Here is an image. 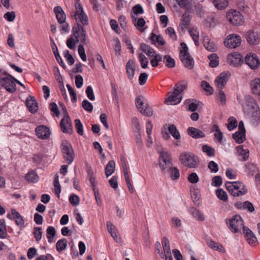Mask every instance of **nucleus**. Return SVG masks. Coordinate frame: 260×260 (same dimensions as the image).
I'll use <instances>...</instances> for the list:
<instances>
[{"mask_svg": "<svg viewBox=\"0 0 260 260\" xmlns=\"http://www.w3.org/2000/svg\"><path fill=\"white\" fill-rule=\"evenodd\" d=\"M76 11L74 17L78 24V31L74 33V37L78 40L79 38L81 42H85L87 38V35L85 29L83 26L79 24L81 23L83 25L88 24V19L87 15L84 12L83 8L80 4H76Z\"/></svg>", "mask_w": 260, "mask_h": 260, "instance_id": "1", "label": "nucleus"}, {"mask_svg": "<svg viewBox=\"0 0 260 260\" xmlns=\"http://www.w3.org/2000/svg\"><path fill=\"white\" fill-rule=\"evenodd\" d=\"M245 100L246 107H244V109L246 110L250 115L253 124L257 125L260 119V111L258 105L250 95L246 96Z\"/></svg>", "mask_w": 260, "mask_h": 260, "instance_id": "2", "label": "nucleus"}, {"mask_svg": "<svg viewBox=\"0 0 260 260\" xmlns=\"http://www.w3.org/2000/svg\"><path fill=\"white\" fill-rule=\"evenodd\" d=\"M225 187L229 192L234 197H241L247 191L246 186L240 181L227 182Z\"/></svg>", "mask_w": 260, "mask_h": 260, "instance_id": "3", "label": "nucleus"}, {"mask_svg": "<svg viewBox=\"0 0 260 260\" xmlns=\"http://www.w3.org/2000/svg\"><path fill=\"white\" fill-rule=\"evenodd\" d=\"M179 159L183 166L190 168H196L199 164V159L193 153L184 152L180 154Z\"/></svg>", "mask_w": 260, "mask_h": 260, "instance_id": "4", "label": "nucleus"}, {"mask_svg": "<svg viewBox=\"0 0 260 260\" xmlns=\"http://www.w3.org/2000/svg\"><path fill=\"white\" fill-rule=\"evenodd\" d=\"M136 104V107L142 114L148 117L152 115V109L149 106L147 100L144 96L142 95L137 96Z\"/></svg>", "mask_w": 260, "mask_h": 260, "instance_id": "5", "label": "nucleus"}, {"mask_svg": "<svg viewBox=\"0 0 260 260\" xmlns=\"http://www.w3.org/2000/svg\"><path fill=\"white\" fill-rule=\"evenodd\" d=\"M61 149L64 161L68 165H71L75 157L74 151L71 144L67 140H63Z\"/></svg>", "mask_w": 260, "mask_h": 260, "instance_id": "6", "label": "nucleus"}, {"mask_svg": "<svg viewBox=\"0 0 260 260\" xmlns=\"http://www.w3.org/2000/svg\"><path fill=\"white\" fill-rule=\"evenodd\" d=\"M181 49L180 51V58L184 66L188 69H192L194 66L193 58L188 52V48L184 43H181Z\"/></svg>", "mask_w": 260, "mask_h": 260, "instance_id": "7", "label": "nucleus"}, {"mask_svg": "<svg viewBox=\"0 0 260 260\" xmlns=\"http://www.w3.org/2000/svg\"><path fill=\"white\" fill-rule=\"evenodd\" d=\"M243 227H245L244 222L240 215H235L229 219V228L233 233L239 232Z\"/></svg>", "mask_w": 260, "mask_h": 260, "instance_id": "8", "label": "nucleus"}, {"mask_svg": "<svg viewBox=\"0 0 260 260\" xmlns=\"http://www.w3.org/2000/svg\"><path fill=\"white\" fill-rule=\"evenodd\" d=\"M226 18L234 25H241L244 22V18L242 14L236 10H230L226 13Z\"/></svg>", "mask_w": 260, "mask_h": 260, "instance_id": "9", "label": "nucleus"}, {"mask_svg": "<svg viewBox=\"0 0 260 260\" xmlns=\"http://www.w3.org/2000/svg\"><path fill=\"white\" fill-rule=\"evenodd\" d=\"M241 43V38L240 36L236 34L228 35L224 40V45L229 48L233 49L239 47Z\"/></svg>", "mask_w": 260, "mask_h": 260, "instance_id": "10", "label": "nucleus"}, {"mask_svg": "<svg viewBox=\"0 0 260 260\" xmlns=\"http://www.w3.org/2000/svg\"><path fill=\"white\" fill-rule=\"evenodd\" d=\"M62 110L63 111L64 117L60 122L61 129L63 133L70 134L72 133L73 129L71 121L64 106L62 107Z\"/></svg>", "mask_w": 260, "mask_h": 260, "instance_id": "11", "label": "nucleus"}, {"mask_svg": "<svg viewBox=\"0 0 260 260\" xmlns=\"http://www.w3.org/2000/svg\"><path fill=\"white\" fill-rule=\"evenodd\" d=\"M159 165L161 171H166L173 166L170 155L166 151L160 153Z\"/></svg>", "mask_w": 260, "mask_h": 260, "instance_id": "12", "label": "nucleus"}, {"mask_svg": "<svg viewBox=\"0 0 260 260\" xmlns=\"http://www.w3.org/2000/svg\"><path fill=\"white\" fill-rule=\"evenodd\" d=\"M0 84L2 87L10 93H14L16 90V85L14 82V80L9 76L5 77V78H2V80L0 81Z\"/></svg>", "mask_w": 260, "mask_h": 260, "instance_id": "13", "label": "nucleus"}, {"mask_svg": "<svg viewBox=\"0 0 260 260\" xmlns=\"http://www.w3.org/2000/svg\"><path fill=\"white\" fill-rule=\"evenodd\" d=\"M182 94H180L174 89L168 93V97L165 100V103L167 105H175L179 104L182 99Z\"/></svg>", "mask_w": 260, "mask_h": 260, "instance_id": "14", "label": "nucleus"}, {"mask_svg": "<svg viewBox=\"0 0 260 260\" xmlns=\"http://www.w3.org/2000/svg\"><path fill=\"white\" fill-rule=\"evenodd\" d=\"M230 77V74L229 72H224L220 73L215 80L216 87L219 90H222L225 87Z\"/></svg>", "mask_w": 260, "mask_h": 260, "instance_id": "15", "label": "nucleus"}, {"mask_svg": "<svg viewBox=\"0 0 260 260\" xmlns=\"http://www.w3.org/2000/svg\"><path fill=\"white\" fill-rule=\"evenodd\" d=\"M245 61L246 63L252 70L257 69L260 64V62L257 56L254 54H248L245 58Z\"/></svg>", "mask_w": 260, "mask_h": 260, "instance_id": "16", "label": "nucleus"}, {"mask_svg": "<svg viewBox=\"0 0 260 260\" xmlns=\"http://www.w3.org/2000/svg\"><path fill=\"white\" fill-rule=\"evenodd\" d=\"M228 62L233 66L236 67L241 65L243 63L242 55L238 53H233L228 55L227 57Z\"/></svg>", "mask_w": 260, "mask_h": 260, "instance_id": "17", "label": "nucleus"}, {"mask_svg": "<svg viewBox=\"0 0 260 260\" xmlns=\"http://www.w3.org/2000/svg\"><path fill=\"white\" fill-rule=\"evenodd\" d=\"M11 214H8L7 217L10 220L15 219V223L21 228L24 226V221L21 215L15 209H11Z\"/></svg>", "mask_w": 260, "mask_h": 260, "instance_id": "18", "label": "nucleus"}, {"mask_svg": "<svg viewBox=\"0 0 260 260\" xmlns=\"http://www.w3.org/2000/svg\"><path fill=\"white\" fill-rule=\"evenodd\" d=\"M37 136L40 139H47L49 138V127L43 125H40L35 129Z\"/></svg>", "mask_w": 260, "mask_h": 260, "instance_id": "19", "label": "nucleus"}, {"mask_svg": "<svg viewBox=\"0 0 260 260\" xmlns=\"http://www.w3.org/2000/svg\"><path fill=\"white\" fill-rule=\"evenodd\" d=\"M247 41L251 45H256L260 42V37L257 32L249 30L246 35Z\"/></svg>", "mask_w": 260, "mask_h": 260, "instance_id": "20", "label": "nucleus"}, {"mask_svg": "<svg viewBox=\"0 0 260 260\" xmlns=\"http://www.w3.org/2000/svg\"><path fill=\"white\" fill-rule=\"evenodd\" d=\"M25 104L29 111L31 113H35L38 110V103L34 96H29L27 98Z\"/></svg>", "mask_w": 260, "mask_h": 260, "instance_id": "21", "label": "nucleus"}, {"mask_svg": "<svg viewBox=\"0 0 260 260\" xmlns=\"http://www.w3.org/2000/svg\"><path fill=\"white\" fill-rule=\"evenodd\" d=\"M161 243L163 250H164V257L166 258V260H173L169 239L166 237H164L162 239Z\"/></svg>", "mask_w": 260, "mask_h": 260, "instance_id": "22", "label": "nucleus"}, {"mask_svg": "<svg viewBox=\"0 0 260 260\" xmlns=\"http://www.w3.org/2000/svg\"><path fill=\"white\" fill-rule=\"evenodd\" d=\"M236 154L239 160L246 161L249 157V150L247 149H244L242 145L238 146L236 148Z\"/></svg>", "mask_w": 260, "mask_h": 260, "instance_id": "23", "label": "nucleus"}, {"mask_svg": "<svg viewBox=\"0 0 260 260\" xmlns=\"http://www.w3.org/2000/svg\"><path fill=\"white\" fill-rule=\"evenodd\" d=\"M243 231L248 243L251 245H255L257 240L253 232L247 227H243Z\"/></svg>", "mask_w": 260, "mask_h": 260, "instance_id": "24", "label": "nucleus"}, {"mask_svg": "<svg viewBox=\"0 0 260 260\" xmlns=\"http://www.w3.org/2000/svg\"><path fill=\"white\" fill-rule=\"evenodd\" d=\"M54 12L55 14L56 19L59 23L61 24L65 22L66 16L64 11L60 7H55L54 8Z\"/></svg>", "mask_w": 260, "mask_h": 260, "instance_id": "25", "label": "nucleus"}, {"mask_svg": "<svg viewBox=\"0 0 260 260\" xmlns=\"http://www.w3.org/2000/svg\"><path fill=\"white\" fill-rule=\"evenodd\" d=\"M163 173H168L170 178L173 180L178 179L180 177L179 170L176 167H173V166L169 169H166V171H161Z\"/></svg>", "mask_w": 260, "mask_h": 260, "instance_id": "26", "label": "nucleus"}, {"mask_svg": "<svg viewBox=\"0 0 260 260\" xmlns=\"http://www.w3.org/2000/svg\"><path fill=\"white\" fill-rule=\"evenodd\" d=\"M188 134L195 139L204 138L205 134L201 130L193 127H190L187 129Z\"/></svg>", "mask_w": 260, "mask_h": 260, "instance_id": "27", "label": "nucleus"}, {"mask_svg": "<svg viewBox=\"0 0 260 260\" xmlns=\"http://www.w3.org/2000/svg\"><path fill=\"white\" fill-rule=\"evenodd\" d=\"M126 73L129 79L132 80L135 72V65L134 62L129 59L126 64Z\"/></svg>", "mask_w": 260, "mask_h": 260, "instance_id": "28", "label": "nucleus"}, {"mask_svg": "<svg viewBox=\"0 0 260 260\" xmlns=\"http://www.w3.org/2000/svg\"><path fill=\"white\" fill-rule=\"evenodd\" d=\"M251 90L252 93L260 95V78H256L250 83Z\"/></svg>", "mask_w": 260, "mask_h": 260, "instance_id": "29", "label": "nucleus"}, {"mask_svg": "<svg viewBox=\"0 0 260 260\" xmlns=\"http://www.w3.org/2000/svg\"><path fill=\"white\" fill-rule=\"evenodd\" d=\"M132 18L137 28L140 31H143L144 30L143 26L146 23L145 20L143 18H140L137 20V17L133 14H132Z\"/></svg>", "mask_w": 260, "mask_h": 260, "instance_id": "30", "label": "nucleus"}, {"mask_svg": "<svg viewBox=\"0 0 260 260\" xmlns=\"http://www.w3.org/2000/svg\"><path fill=\"white\" fill-rule=\"evenodd\" d=\"M208 246L211 249L217 250L221 253H224L225 250L223 246L218 242H216L212 240H209L207 241Z\"/></svg>", "mask_w": 260, "mask_h": 260, "instance_id": "31", "label": "nucleus"}, {"mask_svg": "<svg viewBox=\"0 0 260 260\" xmlns=\"http://www.w3.org/2000/svg\"><path fill=\"white\" fill-rule=\"evenodd\" d=\"M184 105L187 107V109L188 110L194 112L199 106V102L194 99H187L185 101Z\"/></svg>", "mask_w": 260, "mask_h": 260, "instance_id": "32", "label": "nucleus"}, {"mask_svg": "<svg viewBox=\"0 0 260 260\" xmlns=\"http://www.w3.org/2000/svg\"><path fill=\"white\" fill-rule=\"evenodd\" d=\"M152 44H155L157 43L159 45L163 46L166 44V41L164 39L163 37L159 35H156L154 33H151L149 37Z\"/></svg>", "mask_w": 260, "mask_h": 260, "instance_id": "33", "label": "nucleus"}, {"mask_svg": "<svg viewBox=\"0 0 260 260\" xmlns=\"http://www.w3.org/2000/svg\"><path fill=\"white\" fill-rule=\"evenodd\" d=\"M205 48L208 51L214 52L217 50V46L212 42H211L208 37H205L203 40Z\"/></svg>", "mask_w": 260, "mask_h": 260, "instance_id": "34", "label": "nucleus"}, {"mask_svg": "<svg viewBox=\"0 0 260 260\" xmlns=\"http://www.w3.org/2000/svg\"><path fill=\"white\" fill-rule=\"evenodd\" d=\"M25 179L28 182L36 183L38 181L39 176L36 172L31 171L25 175Z\"/></svg>", "mask_w": 260, "mask_h": 260, "instance_id": "35", "label": "nucleus"}, {"mask_svg": "<svg viewBox=\"0 0 260 260\" xmlns=\"http://www.w3.org/2000/svg\"><path fill=\"white\" fill-rule=\"evenodd\" d=\"M115 169V163L114 160H110L108 162L105 167V174L107 177L111 175L114 172Z\"/></svg>", "mask_w": 260, "mask_h": 260, "instance_id": "36", "label": "nucleus"}, {"mask_svg": "<svg viewBox=\"0 0 260 260\" xmlns=\"http://www.w3.org/2000/svg\"><path fill=\"white\" fill-rule=\"evenodd\" d=\"M51 46L52 47V51L54 53V56L57 62L59 63V64L62 66L63 68L65 67V64L63 63V61L61 59V57L60 56L59 53L58 52L57 48L54 42H52L51 44Z\"/></svg>", "mask_w": 260, "mask_h": 260, "instance_id": "37", "label": "nucleus"}, {"mask_svg": "<svg viewBox=\"0 0 260 260\" xmlns=\"http://www.w3.org/2000/svg\"><path fill=\"white\" fill-rule=\"evenodd\" d=\"M140 49L149 57H153L155 54L154 49L145 44H141Z\"/></svg>", "mask_w": 260, "mask_h": 260, "instance_id": "38", "label": "nucleus"}, {"mask_svg": "<svg viewBox=\"0 0 260 260\" xmlns=\"http://www.w3.org/2000/svg\"><path fill=\"white\" fill-rule=\"evenodd\" d=\"M58 178V175L56 174L53 182L54 189L53 190V191L57 196V197H59V195L61 192V186L59 182Z\"/></svg>", "mask_w": 260, "mask_h": 260, "instance_id": "39", "label": "nucleus"}, {"mask_svg": "<svg viewBox=\"0 0 260 260\" xmlns=\"http://www.w3.org/2000/svg\"><path fill=\"white\" fill-rule=\"evenodd\" d=\"M168 131L170 134L175 139L179 140L180 139V133L174 124L169 125L168 127Z\"/></svg>", "mask_w": 260, "mask_h": 260, "instance_id": "40", "label": "nucleus"}, {"mask_svg": "<svg viewBox=\"0 0 260 260\" xmlns=\"http://www.w3.org/2000/svg\"><path fill=\"white\" fill-rule=\"evenodd\" d=\"M233 138L236 143L241 144L245 140V134L242 132H236L233 135Z\"/></svg>", "mask_w": 260, "mask_h": 260, "instance_id": "41", "label": "nucleus"}, {"mask_svg": "<svg viewBox=\"0 0 260 260\" xmlns=\"http://www.w3.org/2000/svg\"><path fill=\"white\" fill-rule=\"evenodd\" d=\"M190 20V18L189 14L187 13H184L182 16L181 21L180 24L182 29L187 28L189 24Z\"/></svg>", "mask_w": 260, "mask_h": 260, "instance_id": "42", "label": "nucleus"}, {"mask_svg": "<svg viewBox=\"0 0 260 260\" xmlns=\"http://www.w3.org/2000/svg\"><path fill=\"white\" fill-rule=\"evenodd\" d=\"M213 3L215 7L219 10L224 9L228 6V0H214Z\"/></svg>", "mask_w": 260, "mask_h": 260, "instance_id": "43", "label": "nucleus"}, {"mask_svg": "<svg viewBox=\"0 0 260 260\" xmlns=\"http://www.w3.org/2000/svg\"><path fill=\"white\" fill-rule=\"evenodd\" d=\"M177 4L182 8L189 10L192 6L191 0H175Z\"/></svg>", "mask_w": 260, "mask_h": 260, "instance_id": "44", "label": "nucleus"}, {"mask_svg": "<svg viewBox=\"0 0 260 260\" xmlns=\"http://www.w3.org/2000/svg\"><path fill=\"white\" fill-rule=\"evenodd\" d=\"M67 246V240L66 239H62L58 240L56 244V249L58 252H61L64 250Z\"/></svg>", "mask_w": 260, "mask_h": 260, "instance_id": "45", "label": "nucleus"}, {"mask_svg": "<svg viewBox=\"0 0 260 260\" xmlns=\"http://www.w3.org/2000/svg\"><path fill=\"white\" fill-rule=\"evenodd\" d=\"M209 66L212 68L216 67L219 64L218 57L216 54L213 53L209 55Z\"/></svg>", "mask_w": 260, "mask_h": 260, "instance_id": "46", "label": "nucleus"}, {"mask_svg": "<svg viewBox=\"0 0 260 260\" xmlns=\"http://www.w3.org/2000/svg\"><path fill=\"white\" fill-rule=\"evenodd\" d=\"M189 32L196 45L197 46H199V31L197 29L192 28L189 30Z\"/></svg>", "mask_w": 260, "mask_h": 260, "instance_id": "47", "label": "nucleus"}, {"mask_svg": "<svg viewBox=\"0 0 260 260\" xmlns=\"http://www.w3.org/2000/svg\"><path fill=\"white\" fill-rule=\"evenodd\" d=\"M187 83L186 81H182L175 85L174 89L181 94V93L187 88Z\"/></svg>", "mask_w": 260, "mask_h": 260, "instance_id": "48", "label": "nucleus"}, {"mask_svg": "<svg viewBox=\"0 0 260 260\" xmlns=\"http://www.w3.org/2000/svg\"><path fill=\"white\" fill-rule=\"evenodd\" d=\"M164 62L168 68H172L175 66V60L169 55L164 56Z\"/></svg>", "mask_w": 260, "mask_h": 260, "instance_id": "49", "label": "nucleus"}, {"mask_svg": "<svg viewBox=\"0 0 260 260\" xmlns=\"http://www.w3.org/2000/svg\"><path fill=\"white\" fill-rule=\"evenodd\" d=\"M216 194L219 200L223 202L228 201V197L227 193L222 188H218L216 191Z\"/></svg>", "mask_w": 260, "mask_h": 260, "instance_id": "50", "label": "nucleus"}, {"mask_svg": "<svg viewBox=\"0 0 260 260\" xmlns=\"http://www.w3.org/2000/svg\"><path fill=\"white\" fill-rule=\"evenodd\" d=\"M191 214L198 220L203 221L205 219L204 214L198 209L193 208L191 211Z\"/></svg>", "mask_w": 260, "mask_h": 260, "instance_id": "51", "label": "nucleus"}, {"mask_svg": "<svg viewBox=\"0 0 260 260\" xmlns=\"http://www.w3.org/2000/svg\"><path fill=\"white\" fill-rule=\"evenodd\" d=\"M202 150L209 157H213L215 155V149L208 145H203Z\"/></svg>", "mask_w": 260, "mask_h": 260, "instance_id": "52", "label": "nucleus"}, {"mask_svg": "<svg viewBox=\"0 0 260 260\" xmlns=\"http://www.w3.org/2000/svg\"><path fill=\"white\" fill-rule=\"evenodd\" d=\"M227 127L229 131H232L237 126V121L234 117H230L228 120Z\"/></svg>", "mask_w": 260, "mask_h": 260, "instance_id": "53", "label": "nucleus"}, {"mask_svg": "<svg viewBox=\"0 0 260 260\" xmlns=\"http://www.w3.org/2000/svg\"><path fill=\"white\" fill-rule=\"evenodd\" d=\"M201 87L207 93V94H212L213 93L214 90L213 88L210 86L207 82L203 81L201 82Z\"/></svg>", "mask_w": 260, "mask_h": 260, "instance_id": "54", "label": "nucleus"}, {"mask_svg": "<svg viewBox=\"0 0 260 260\" xmlns=\"http://www.w3.org/2000/svg\"><path fill=\"white\" fill-rule=\"evenodd\" d=\"M139 58L142 68L143 69L147 68L148 64V60L147 58L145 57V55L143 54L142 53H139Z\"/></svg>", "mask_w": 260, "mask_h": 260, "instance_id": "55", "label": "nucleus"}, {"mask_svg": "<svg viewBox=\"0 0 260 260\" xmlns=\"http://www.w3.org/2000/svg\"><path fill=\"white\" fill-rule=\"evenodd\" d=\"M217 100L219 102L220 105H224L226 103V96L224 92L222 90H219L217 95Z\"/></svg>", "mask_w": 260, "mask_h": 260, "instance_id": "56", "label": "nucleus"}, {"mask_svg": "<svg viewBox=\"0 0 260 260\" xmlns=\"http://www.w3.org/2000/svg\"><path fill=\"white\" fill-rule=\"evenodd\" d=\"M167 35L173 41L177 40V35L174 29L171 27H168L165 31Z\"/></svg>", "mask_w": 260, "mask_h": 260, "instance_id": "57", "label": "nucleus"}, {"mask_svg": "<svg viewBox=\"0 0 260 260\" xmlns=\"http://www.w3.org/2000/svg\"><path fill=\"white\" fill-rule=\"evenodd\" d=\"M154 57L150 61L151 64L153 67H156L158 65V63L162 59V56L159 54H155Z\"/></svg>", "mask_w": 260, "mask_h": 260, "instance_id": "58", "label": "nucleus"}, {"mask_svg": "<svg viewBox=\"0 0 260 260\" xmlns=\"http://www.w3.org/2000/svg\"><path fill=\"white\" fill-rule=\"evenodd\" d=\"M45 156L42 154H37L34 155L33 160L37 165L43 164L45 161Z\"/></svg>", "mask_w": 260, "mask_h": 260, "instance_id": "59", "label": "nucleus"}, {"mask_svg": "<svg viewBox=\"0 0 260 260\" xmlns=\"http://www.w3.org/2000/svg\"><path fill=\"white\" fill-rule=\"evenodd\" d=\"M82 108L86 111L91 112L93 110V106L92 104L87 100H84L82 103Z\"/></svg>", "mask_w": 260, "mask_h": 260, "instance_id": "60", "label": "nucleus"}, {"mask_svg": "<svg viewBox=\"0 0 260 260\" xmlns=\"http://www.w3.org/2000/svg\"><path fill=\"white\" fill-rule=\"evenodd\" d=\"M75 127L77 129V132L80 135H83V126L81 121L79 119L75 120Z\"/></svg>", "mask_w": 260, "mask_h": 260, "instance_id": "61", "label": "nucleus"}, {"mask_svg": "<svg viewBox=\"0 0 260 260\" xmlns=\"http://www.w3.org/2000/svg\"><path fill=\"white\" fill-rule=\"evenodd\" d=\"M214 129L215 131L216 132L214 134V136L215 138L218 140V142L221 143L223 137L222 134L217 125H215Z\"/></svg>", "mask_w": 260, "mask_h": 260, "instance_id": "62", "label": "nucleus"}, {"mask_svg": "<svg viewBox=\"0 0 260 260\" xmlns=\"http://www.w3.org/2000/svg\"><path fill=\"white\" fill-rule=\"evenodd\" d=\"M64 57L70 65H72L74 64L75 60L73 56L70 54L69 50H66L64 52Z\"/></svg>", "mask_w": 260, "mask_h": 260, "instance_id": "63", "label": "nucleus"}, {"mask_svg": "<svg viewBox=\"0 0 260 260\" xmlns=\"http://www.w3.org/2000/svg\"><path fill=\"white\" fill-rule=\"evenodd\" d=\"M50 110L52 112V115L58 117L59 115V111L57 105L54 103L50 104Z\"/></svg>", "mask_w": 260, "mask_h": 260, "instance_id": "64", "label": "nucleus"}]
</instances>
